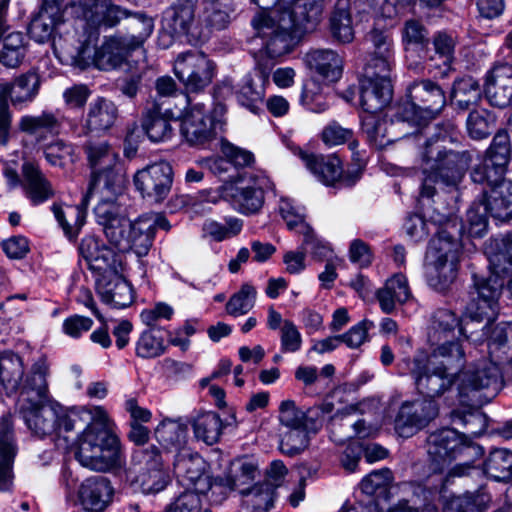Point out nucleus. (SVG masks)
<instances>
[{"instance_id":"obj_1","label":"nucleus","mask_w":512,"mask_h":512,"mask_svg":"<svg viewBox=\"0 0 512 512\" xmlns=\"http://www.w3.org/2000/svg\"><path fill=\"white\" fill-rule=\"evenodd\" d=\"M282 7L269 14L257 13L252 27L266 53L272 57L287 54L293 39L302 33L312 31L319 23L324 0H281Z\"/></svg>"},{"instance_id":"obj_24","label":"nucleus","mask_w":512,"mask_h":512,"mask_svg":"<svg viewBox=\"0 0 512 512\" xmlns=\"http://www.w3.org/2000/svg\"><path fill=\"white\" fill-rule=\"evenodd\" d=\"M117 118L118 108L115 103L104 97H98L89 104L84 123L71 129L77 137H87L92 133L108 131Z\"/></svg>"},{"instance_id":"obj_16","label":"nucleus","mask_w":512,"mask_h":512,"mask_svg":"<svg viewBox=\"0 0 512 512\" xmlns=\"http://www.w3.org/2000/svg\"><path fill=\"white\" fill-rule=\"evenodd\" d=\"M290 149L305 164V166L324 184L334 185L336 182L344 186H352L361 176V170L347 172L343 175L341 161L336 155L308 154L300 147L291 146Z\"/></svg>"},{"instance_id":"obj_34","label":"nucleus","mask_w":512,"mask_h":512,"mask_svg":"<svg viewBox=\"0 0 512 512\" xmlns=\"http://www.w3.org/2000/svg\"><path fill=\"white\" fill-rule=\"evenodd\" d=\"M16 451L11 416L3 415L0 418V491L8 490L12 485Z\"/></svg>"},{"instance_id":"obj_41","label":"nucleus","mask_w":512,"mask_h":512,"mask_svg":"<svg viewBox=\"0 0 512 512\" xmlns=\"http://www.w3.org/2000/svg\"><path fill=\"white\" fill-rule=\"evenodd\" d=\"M392 93V84L364 77L360 80V104L366 113L376 114L383 110L390 103Z\"/></svg>"},{"instance_id":"obj_36","label":"nucleus","mask_w":512,"mask_h":512,"mask_svg":"<svg viewBox=\"0 0 512 512\" xmlns=\"http://www.w3.org/2000/svg\"><path fill=\"white\" fill-rule=\"evenodd\" d=\"M480 207L484 211H489L494 219L510 220L512 218V181L505 180L489 190H484Z\"/></svg>"},{"instance_id":"obj_45","label":"nucleus","mask_w":512,"mask_h":512,"mask_svg":"<svg viewBox=\"0 0 512 512\" xmlns=\"http://www.w3.org/2000/svg\"><path fill=\"white\" fill-rule=\"evenodd\" d=\"M155 438L167 452L178 454L188 448L187 426L179 420H163L155 429Z\"/></svg>"},{"instance_id":"obj_26","label":"nucleus","mask_w":512,"mask_h":512,"mask_svg":"<svg viewBox=\"0 0 512 512\" xmlns=\"http://www.w3.org/2000/svg\"><path fill=\"white\" fill-rule=\"evenodd\" d=\"M89 39L86 34L79 35L75 29L53 38V49L57 58L66 65L81 69L90 63Z\"/></svg>"},{"instance_id":"obj_40","label":"nucleus","mask_w":512,"mask_h":512,"mask_svg":"<svg viewBox=\"0 0 512 512\" xmlns=\"http://www.w3.org/2000/svg\"><path fill=\"white\" fill-rule=\"evenodd\" d=\"M269 83V72L257 68L255 75L243 77L237 91L238 102L252 112H256L265 95V85Z\"/></svg>"},{"instance_id":"obj_31","label":"nucleus","mask_w":512,"mask_h":512,"mask_svg":"<svg viewBox=\"0 0 512 512\" xmlns=\"http://www.w3.org/2000/svg\"><path fill=\"white\" fill-rule=\"evenodd\" d=\"M484 92L495 107L505 108L512 104V64L494 65L486 77Z\"/></svg>"},{"instance_id":"obj_54","label":"nucleus","mask_w":512,"mask_h":512,"mask_svg":"<svg viewBox=\"0 0 512 512\" xmlns=\"http://www.w3.org/2000/svg\"><path fill=\"white\" fill-rule=\"evenodd\" d=\"M330 30L333 37L342 43L354 38L349 0H338L330 18Z\"/></svg>"},{"instance_id":"obj_10","label":"nucleus","mask_w":512,"mask_h":512,"mask_svg":"<svg viewBox=\"0 0 512 512\" xmlns=\"http://www.w3.org/2000/svg\"><path fill=\"white\" fill-rule=\"evenodd\" d=\"M409 101L398 107L396 118L421 125L433 119L445 106L443 89L429 79L413 82L408 88Z\"/></svg>"},{"instance_id":"obj_19","label":"nucleus","mask_w":512,"mask_h":512,"mask_svg":"<svg viewBox=\"0 0 512 512\" xmlns=\"http://www.w3.org/2000/svg\"><path fill=\"white\" fill-rule=\"evenodd\" d=\"M100 201L94 208L97 223L103 227V231L111 244H121L124 241V232L129 226L126 209L117 202V194L108 195L99 193Z\"/></svg>"},{"instance_id":"obj_11","label":"nucleus","mask_w":512,"mask_h":512,"mask_svg":"<svg viewBox=\"0 0 512 512\" xmlns=\"http://www.w3.org/2000/svg\"><path fill=\"white\" fill-rule=\"evenodd\" d=\"M489 276L473 274V287L470 291V301L467 303L464 316L471 322L481 323L494 321L499 310V298L504 285L502 275L496 273L493 267Z\"/></svg>"},{"instance_id":"obj_15","label":"nucleus","mask_w":512,"mask_h":512,"mask_svg":"<svg viewBox=\"0 0 512 512\" xmlns=\"http://www.w3.org/2000/svg\"><path fill=\"white\" fill-rule=\"evenodd\" d=\"M185 102L191 107L182 118L180 133L191 146L205 145L215 138L220 122L204 103L191 104L188 95H185Z\"/></svg>"},{"instance_id":"obj_13","label":"nucleus","mask_w":512,"mask_h":512,"mask_svg":"<svg viewBox=\"0 0 512 512\" xmlns=\"http://www.w3.org/2000/svg\"><path fill=\"white\" fill-rule=\"evenodd\" d=\"M173 70L187 94L200 93L211 84L215 65L204 53L187 51L176 57Z\"/></svg>"},{"instance_id":"obj_7","label":"nucleus","mask_w":512,"mask_h":512,"mask_svg":"<svg viewBox=\"0 0 512 512\" xmlns=\"http://www.w3.org/2000/svg\"><path fill=\"white\" fill-rule=\"evenodd\" d=\"M19 411L33 435L39 438L55 435L58 440L63 439L66 447L74 441L69 434L76 430L84 417V408L65 411L48 399L21 403Z\"/></svg>"},{"instance_id":"obj_14","label":"nucleus","mask_w":512,"mask_h":512,"mask_svg":"<svg viewBox=\"0 0 512 512\" xmlns=\"http://www.w3.org/2000/svg\"><path fill=\"white\" fill-rule=\"evenodd\" d=\"M273 189V183L263 172H245L230 188V199L241 214L257 213L264 204V194Z\"/></svg>"},{"instance_id":"obj_39","label":"nucleus","mask_w":512,"mask_h":512,"mask_svg":"<svg viewBox=\"0 0 512 512\" xmlns=\"http://www.w3.org/2000/svg\"><path fill=\"white\" fill-rule=\"evenodd\" d=\"M96 286L102 300L116 308L128 307L133 302L132 286L121 273L109 278H97Z\"/></svg>"},{"instance_id":"obj_64","label":"nucleus","mask_w":512,"mask_h":512,"mask_svg":"<svg viewBox=\"0 0 512 512\" xmlns=\"http://www.w3.org/2000/svg\"><path fill=\"white\" fill-rule=\"evenodd\" d=\"M386 125V121L378 118L375 114L367 113L362 119V130L376 148H384L391 142L390 139H386Z\"/></svg>"},{"instance_id":"obj_42","label":"nucleus","mask_w":512,"mask_h":512,"mask_svg":"<svg viewBox=\"0 0 512 512\" xmlns=\"http://www.w3.org/2000/svg\"><path fill=\"white\" fill-rule=\"evenodd\" d=\"M19 129L34 136L37 141H42L48 135H58L62 129V120L56 113L43 110L38 115H24L18 123Z\"/></svg>"},{"instance_id":"obj_63","label":"nucleus","mask_w":512,"mask_h":512,"mask_svg":"<svg viewBox=\"0 0 512 512\" xmlns=\"http://www.w3.org/2000/svg\"><path fill=\"white\" fill-rule=\"evenodd\" d=\"M46 161L55 167L63 168L73 162L74 148L62 139H56L43 147Z\"/></svg>"},{"instance_id":"obj_25","label":"nucleus","mask_w":512,"mask_h":512,"mask_svg":"<svg viewBox=\"0 0 512 512\" xmlns=\"http://www.w3.org/2000/svg\"><path fill=\"white\" fill-rule=\"evenodd\" d=\"M163 27L173 36H184L192 45L201 44L193 39L194 28H200L199 19L195 21V6L191 0H178L163 13Z\"/></svg>"},{"instance_id":"obj_28","label":"nucleus","mask_w":512,"mask_h":512,"mask_svg":"<svg viewBox=\"0 0 512 512\" xmlns=\"http://www.w3.org/2000/svg\"><path fill=\"white\" fill-rule=\"evenodd\" d=\"M279 211L290 230L303 234V245L310 246L311 252L319 258L327 257L329 248L316 238L312 228L305 222V209L297 206L292 200L282 199Z\"/></svg>"},{"instance_id":"obj_58","label":"nucleus","mask_w":512,"mask_h":512,"mask_svg":"<svg viewBox=\"0 0 512 512\" xmlns=\"http://www.w3.org/2000/svg\"><path fill=\"white\" fill-rule=\"evenodd\" d=\"M256 295V289L252 285L243 284L226 303V312L234 317L247 314L255 305Z\"/></svg>"},{"instance_id":"obj_56","label":"nucleus","mask_w":512,"mask_h":512,"mask_svg":"<svg viewBox=\"0 0 512 512\" xmlns=\"http://www.w3.org/2000/svg\"><path fill=\"white\" fill-rule=\"evenodd\" d=\"M245 497L244 504L250 512H266L273 506L275 491L271 485L257 484L241 491Z\"/></svg>"},{"instance_id":"obj_55","label":"nucleus","mask_w":512,"mask_h":512,"mask_svg":"<svg viewBox=\"0 0 512 512\" xmlns=\"http://www.w3.org/2000/svg\"><path fill=\"white\" fill-rule=\"evenodd\" d=\"M239 481L240 478L238 476L234 477L231 474L214 478L207 475V483L203 484L204 488L195 489L194 491L200 496L201 494H207L208 499L212 503L220 504L238 486Z\"/></svg>"},{"instance_id":"obj_30","label":"nucleus","mask_w":512,"mask_h":512,"mask_svg":"<svg viewBox=\"0 0 512 512\" xmlns=\"http://www.w3.org/2000/svg\"><path fill=\"white\" fill-rule=\"evenodd\" d=\"M133 51L121 35L105 37L94 51L92 64L102 71L117 70L127 63Z\"/></svg>"},{"instance_id":"obj_5","label":"nucleus","mask_w":512,"mask_h":512,"mask_svg":"<svg viewBox=\"0 0 512 512\" xmlns=\"http://www.w3.org/2000/svg\"><path fill=\"white\" fill-rule=\"evenodd\" d=\"M485 322L481 337L485 336L488 341L491 359H482L463 372L459 390L465 396L472 391L486 390L487 397H494L502 387L501 357L495 353L506 347L509 332L505 324H497L491 329L493 321Z\"/></svg>"},{"instance_id":"obj_37","label":"nucleus","mask_w":512,"mask_h":512,"mask_svg":"<svg viewBox=\"0 0 512 512\" xmlns=\"http://www.w3.org/2000/svg\"><path fill=\"white\" fill-rule=\"evenodd\" d=\"M174 473L176 477L187 481L195 489H203L207 483V474L204 473L205 462L203 458L192 453L189 448L175 454Z\"/></svg>"},{"instance_id":"obj_59","label":"nucleus","mask_w":512,"mask_h":512,"mask_svg":"<svg viewBox=\"0 0 512 512\" xmlns=\"http://www.w3.org/2000/svg\"><path fill=\"white\" fill-rule=\"evenodd\" d=\"M495 128V117L487 110L471 111L467 118L469 135L476 140L488 137Z\"/></svg>"},{"instance_id":"obj_43","label":"nucleus","mask_w":512,"mask_h":512,"mask_svg":"<svg viewBox=\"0 0 512 512\" xmlns=\"http://www.w3.org/2000/svg\"><path fill=\"white\" fill-rule=\"evenodd\" d=\"M305 62L310 69L329 81H337L342 75L343 59L334 50H312L305 55Z\"/></svg>"},{"instance_id":"obj_6","label":"nucleus","mask_w":512,"mask_h":512,"mask_svg":"<svg viewBox=\"0 0 512 512\" xmlns=\"http://www.w3.org/2000/svg\"><path fill=\"white\" fill-rule=\"evenodd\" d=\"M472 158L468 151L447 150L427 143L423 152L421 198H432L437 186L456 187L467 171Z\"/></svg>"},{"instance_id":"obj_3","label":"nucleus","mask_w":512,"mask_h":512,"mask_svg":"<svg viewBox=\"0 0 512 512\" xmlns=\"http://www.w3.org/2000/svg\"><path fill=\"white\" fill-rule=\"evenodd\" d=\"M402 363L417 391L432 399L442 396L455 383L456 374L465 363V349L446 343L433 348L429 354L417 350L413 358H405Z\"/></svg>"},{"instance_id":"obj_29","label":"nucleus","mask_w":512,"mask_h":512,"mask_svg":"<svg viewBox=\"0 0 512 512\" xmlns=\"http://www.w3.org/2000/svg\"><path fill=\"white\" fill-rule=\"evenodd\" d=\"M231 8L227 0H205L199 17L200 28H194L193 39L207 42L214 32L224 30L230 23Z\"/></svg>"},{"instance_id":"obj_17","label":"nucleus","mask_w":512,"mask_h":512,"mask_svg":"<svg viewBox=\"0 0 512 512\" xmlns=\"http://www.w3.org/2000/svg\"><path fill=\"white\" fill-rule=\"evenodd\" d=\"M173 184V169L165 161L157 162L138 170L134 175V185L142 195L160 203L170 193Z\"/></svg>"},{"instance_id":"obj_50","label":"nucleus","mask_w":512,"mask_h":512,"mask_svg":"<svg viewBox=\"0 0 512 512\" xmlns=\"http://www.w3.org/2000/svg\"><path fill=\"white\" fill-rule=\"evenodd\" d=\"M24 376V365L21 357L11 351L0 353V382L7 393L17 391Z\"/></svg>"},{"instance_id":"obj_32","label":"nucleus","mask_w":512,"mask_h":512,"mask_svg":"<svg viewBox=\"0 0 512 512\" xmlns=\"http://www.w3.org/2000/svg\"><path fill=\"white\" fill-rule=\"evenodd\" d=\"M173 117V110L169 106L164 107V102L158 99L148 101L142 120V127L148 138L153 142L169 139L172 135L169 121Z\"/></svg>"},{"instance_id":"obj_18","label":"nucleus","mask_w":512,"mask_h":512,"mask_svg":"<svg viewBox=\"0 0 512 512\" xmlns=\"http://www.w3.org/2000/svg\"><path fill=\"white\" fill-rule=\"evenodd\" d=\"M79 253L97 278H109L121 273L122 264L113 249L94 236L81 240Z\"/></svg>"},{"instance_id":"obj_4","label":"nucleus","mask_w":512,"mask_h":512,"mask_svg":"<svg viewBox=\"0 0 512 512\" xmlns=\"http://www.w3.org/2000/svg\"><path fill=\"white\" fill-rule=\"evenodd\" d=\"M77 18L87 28H113L126 20V34L121 35L134 50L140 48L154 30V20L142 11L132 12L111 0H77L74 4Z\"/></svg>"},{"instance_id":"obj_62","label":"nucleus","mask_w":512,"mask_h":512,"mask_svg":"<svg viewBox=\"0 0 512 512\" xmlns=\"http://www.w3.org/2000/svg\"><path fill=\"white\" fill-rule=\"evenodd\" d=\"M505 170L496 171L494 162L485 158L481 163L476 165L471 172V179L474 183L487 185L490 189L504 182Z\"/></svg>"},{"instance_id":"obj_12","label":"nucleus","mask_w":512,"mask_h":512,"mask_svg":"<svg viewBox=\"0 0 512 512\" xmlns=\"http://www.w3.org/2000/svg\"><path fill=\"white\" fill-rule=\"evenodd\" d=\"M427 453L437 466L449 464L458 458L480 459L484 450L464 434L452 428H443L429 434Z\"/></svg>"},{"instance_id":"obj_21","label":"nucleus","mask_w":512,"mask_h":512,"mask_svg":"<svg viewBox=\"0 0 512 512\" xmlns=\"http://www.w3.org/2000/svg\"><path fill=\"white\" fill-rule=\"evenodd\" d=\"M370 39L374 51L364 67L363 77L391 84V72L394 64L392 39L382 31L373 30Z\"/></svg>"},{"instance_id":"obj_2","label":"nucleus","mask_w":512,"mask_h":512,"mask_svg":"<svg viewBox=\"0 0 512 512\" xmlns=\"http://www.w3.org/2000/svg\"><path fill=\"white\" fill-rule=\"evenodd\" d=\"M83 416L76 428H84L75 453L80 465L96 472H109L120 467V440L109 428L107 412L101 406L85 407Z\"/></svg>"},{"instance_id":"obj_44","label":"nucleus","mask_w":512,"mask_h":512,"mask_svg":"<svg viewBox=\"0 0 512 512\" xmlns=\"http://www.w3.org/2000/svg\"><path fill=\"white\" fill-rule=\"evenodd\" d=\"M410 296L407 279L402 274H395L389 278L385 285L376 292L380 308L386 314L392 313L397 304L405 303Z\"/></svg>"},{"instance_id":"obj_38","label":"nucleus","mask_w":512,"mask_h":512,"mask_svg":"<svg viewBox=\"0 0 512 512\" xmlns=\"http://www.w3.org/2000/svg\"><path fill=\"white\" fill-rule=\"evenodd\" d=\"M23 189L33 205H39L54 196L52 184L42 173L39 166L32 162L22 165Z\"/></svg>"},{"instance_id":"obj_33","label":"nucleus","mask_w":512,"mask_h":512,"mask_svg":"<svg viewBox=\"0 0 512 512\" xmlns=\"http://www.w3.org/2000/svg\"><path fill=\"white\" fill-rule=\"evenodd\" d=\"M153 218L149 215H142L135 221L129 222L126 232H124V241L121 244H113L121 251L132 250L136 256L143 257L148 254L152 247Z\"/></svg>"},{"instance_id":"obj_52","label":"nucleus","mask_w":512,"mask_h":512,"mask_svg":"<svg viewBox=\"0 0 512 512\" xmlns=\"http://www.w3.org/2000/svg\"><path fill=\"white\" fill-rule=\"evenodd\" d=\"M484 473L498 482L512 480V452L508 449H493L484 462Z\"/></svg>"},{"instance_id":"obj_47","label":"nucleus","mask_w":512,"mask_h":512,"mask_svg":"<svg viewBox=\"0 0 512 512\" xmlns=\"http://www.w3.org/2000/svg\"><path fill=\"white\" fill-rule=\"evenodd\" d=\"M91 194L92 193H89L88 191L87 194L83 197L81 204L68 206L66 209H62L57 205L52 206L55 218L69 239L76 238L81 228L85 224L86 207Z\"/></svg>"},{"instance_id":"obj_60","label":"nucleus","mask_w":512,"mask_h":512,"mask_svg":"<svg viewBox=\"0 0 512 512\" xmlns=\"http://www.w3.org/2000/svg\"><path fill=\"white\" fill-rule=\"evenodd\" d=\"M308 442L307 425L287 428V431L281 434L280 449L284 454L293 456L303 451Z\"/></svg>"},{"instance_id":"obj_20","label":"nucleus","mask_w":512,"mask_h":512,"mask_svg":"<svg viewBox=\"0 0 512 512\" xmlns=\"http://www.w3.org/2000/svg\"><path fill=\"white\" fill-rule=\"evenodd\" d=\"M437 415V404L431 399L405 401L395 418V430L401 437H410L426 427Z\"/></svg>"},{"instance_id":"obj_53","label":"nucleus","mask_w":512,"mask_h":512,"mask_svg":"<svg viewBox=\"0 0 512 512\" xmlns=\"http://www.w3.org/2000/svg\"><path fill=\"white\" fill-rule=\"evenodd\" d=\"M193 432L198 440L207 445L217 443L223 430V422L215 412H205L197 415L192 423Z\"/></svg>"},{"instance_id":"obj_61","label":"nucleus","mask_w":512,"mask_h":512,"mask_svg":"<svg viewBox=\"0 0 512 512\" xmlns=\"http://www.w3.org/2000/svg\"><path fill=\"white\" fill-rule=\"evenodd\" d=\"M136 355L143 359L156 358L165 352L164 340L153 328L145 330L136 342Z\"/></svg>"},{"instance_id":"obj_27","label":"nucleus","mask_w":512,"mask_h":512,"mask_svg":"<svg viewBox=\"0 0 512 512\" xmlns=\"http://www.w3.org/2000/svg\"><path fill=\"white\" fill-rule=\"evenodd\" d=\"M114 487L109 479L93 476L85 479L78 488V501L86 512H104L112 503Z\"/></svg>"},{"instance_id":"obj_46","label":"nucleus","mask_w":512,"mask_h":512,"mask_svg":"<svg viewBox=\"0 0 512 512\" xmlns=\"http://www.w3.org/2000/svg\"><path fill=\"white\" fill-rule=\"evenodd\" d=\"M402 489L411 492L415 498L414 504L419 503V506L412 508L406 501H403L392 507L389 512H439L434 503L438 493L436 488H427L424 484L409 482L404 483Z\"/></svg>"},{"instance_id":"obj_48","label":"nucleus","mask_w":512,"mask_h":512,"mask_svg":"<svg viewBox=\"0 0 512 512\" xmlns=\"http://www.w3.org/2000/svg\"><path fill=\"white\" fill-rule=\"evenodd\" d=\"M6 88V96H9L14 106L31 103L37 96L40 88L39 76L34 72H28L16 78L12 83L2 84Z\"/></svg>"},{"instance_id":"obj_57","label":"nucleus","mask_w":512,"mask_h":512,"mask_svg":"<svg viewBox=\"0 0 512 512\" xmlns=\"http://www.w3.org/2000/svg\"><path fill=\"white\" fill-rule=\"evenodd\" d=\"M511 156L510 136L506 131H498L493 137L490 147L486 151L485 158L494 162L496 170L506 171Z\"/></svg>"},{"instance_id":"obj_8","label":"nucleus","mask_w":512,"mask_h":512,"mask_svg":"<svg viewBox=\"0 0 512 512\" xmlns=\"http://www.w3.org/2000/svg\"><path fill=\"white\" fill-rule=\"evenodd\" d=\"M461 251L459 239L447 228L437 231L425 256L424 268L429 285L443 289L455 280Z\"/></svg>"},{"instance_id":"obj_23","label":"nucleus","mask_w":512,"mask_h":512,"mask_svg":"<svg viewBox=\"0 0 512 512\" xmlns=\"http://www.w3.org/2000/svg\"><path fill=\"white\" fill-rule=\"evenodd\" d=\"M10 0H0V63L8 68L18 67L26 54L25 36L12 30L8 23Z\"/></svg>"},{"instance_id":"obj_22","label":"nucleus","mask_w":512,"mask_h":512,"mask_svg":"<svg viewBox=\"0 0 512 512\" xmlns=\"http://www.w3.org/2000/svg\"><path fill=\"white\" fill-rule=\"evenodd\" d=\"M469 319H463L464 324L461 323L459 318L454 312L447 309H439L435 312L428 333V340L431 345V350L437 348L443 344H451V346H457L460 349H464L459 340L454 339V331L456 328L459 329V333L466 339H472L474 341L482 340L481 337L473 338V332L468 334V321Z\"/></svg>"},{"instance_id":"obj_51","label":"nucleus","mask_w":512,"mask_h":512,"mask_svg":"<svg viewBox=\"0 0 512 512\" xmlns=\"http://www.w3.org/2000/svg\"><path fill=\"white\" fill-rule=\"evenodd\" d=\"M481 94L479 82L471 76H465L454 81L451 102L456 108L465 111L478 104Z\"/></svg>"},{"instance_id":"obj_9","label":"nucleus","mask_w":512,"mask_h":512,"mask_svg":"<svg viewBox=\"0 0 512 512\" xmlns=\"http://www.w3.org/2000/svg\"><path fill=\"white\" fill-rule=\"evenodd\" d=\"M83 149L93 169L89 193L120 194L124 176L118 169V153L105 140L90 139L84 144Z\"/></svg>"},{"instance_id":"obj_35","label":"nucleus","mask_w":512,"mask_h":512,"mask_svg":"<svg viewBox=\"0 0 512 512\" xmlns=\"http://www.w3.org/2000/svg\"><path fill=\"white\" fill-rule=\"evenodd\" d=\"M49 374V364L45 356H40L31 365L25 378L22 377L21 401H37L48 399L47 376Z\"/></svg>"},{"instance_id":"obj_49","label":"nucleus","mask_w":512,"mask_h":512,"mask_svg":"<svg viewBox=\"0 0 512 512\" xmlns=\"http://www.w3.org/2000/svg\"><path fill=\"white\" fill-rule=\"evenodd\" d=\"M61 19L62 13L59 12L58 8L51 7L47 9L41 7L30 22L28 29L30 37L38 43H45L51 40Z\"/></svg>"}]
</instances>
